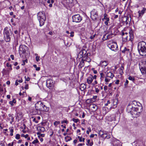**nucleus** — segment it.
<instances>
[{
    "label": "nucleus",
    "instance_id": "obj_1",
    "mask_svg": "<svg viewBox=\"0 0 146 146\" xmlns=\"http://www.w3.org/2000/svg\"><path fill=\"white\" fill-rule=\"evenodd\" d=\"M142 110V106L137 105V102L135 101L129 104L127 108V112L135 117L139 116Z\"/></svg>",
    "mask_w": 146,
    "mask_h": 146
},
{
    "label": "nucleus",
    "instance_id": "obj_2",
    "mask_svg": "<svg viewBox=\"0 0 146 146\" xmlns=\"http://www.w3.org/2000/svg\"><path fill=\"white\" fill-rule=\"evenodd\" d=\"M137 49L141 55H146V43L144 41H141L138 43Z\"/></svg>",
    "mask_w": 146,
    "mask_h": 146
},
{
    "label": "nucleus",
    "instance_id": "obj_3",
    "mask_svg": "<svg viewBox=\"0 0 146 146\" xmlns=\"http://www.w3.org/2000/svg\"><path fill=\"white\" fill-rule=\"evenodd\" d=\"M121 35L123 40L124 42H126L128 40L132 41L133 40L134 36L132 31L129 32V34L127 32H122Z\"/></svg>",
    "mask_w": 146,
    "mask_h": 146
},
{
    "label": "nucleus",
    "instance_id": "obj_4",
    "mask_svg": "<svg viewBox=\"0 0 146 146\" xmlns=\"http://www.w3.org/2000/svg\"><path fill=\"white\" fill-rule=\"evenodd\" d=\"M35 108L41 111H48L49 109V108L45 106L41 102L39 101L36 103L35 105Z\"/></svg>",
    "mask_w": 146,
    "mask_h": 146
},
{
    "label": "nucleus",
    "instance_id": "obj_5",
    "mask_svg": "<svg viewBox=\"0 0 146 146\" xmlns=\"http://www.w3.org/2000/svg\"><path fill=\"white\" fill-rule=\"evenodd\" d=\"M3 34L5 41L7 42L10 41L11 40L10 36L12 35L10 29L7 27H5L4 30Z\"/></svg>",
    "mask_w": 146,
    "mask_h": 146
},
{
    "label": "nucleus",
    "instance_id": "obj_6",
    "mask_svg": "<svg viewBox=\"0 0 146 146\" xmlns=\"http://www.w3.org/2000/svg\"><path fill=\"white\" fill-rule=\"evenodd\" d=\"M37 16L39 22L40 26H42L44 25L46 19L45 13L44 12H40L38 13Z\"/></svg>",
    "mask_w": 146,
    "mask_h": 146
},
{
    "label": "nucleus",
    "instance_id": "obj_7",
    "mask_svg": "<svg viewBox=\"0 0 146 146\" xmlns=\"http://www.w3.org/2000/svg\"><path fill=\"white\" fill-rule=\"evenodd\" d=\"M74 0H63L62 3L66 8H70L73 5V1Z\"/></svg>",
    "mask_w": 146,
    "mask_h": 146
},
{
    "label": "nucleus",
    "instance_id": "obj_8",
    "mask_svg": "<svg viewBox=\"0 0 146 146\" xmlns=\"http://www.w3.org/2000/svg\"><path fill=\"white\" fill-rule=\"evenodd\" d=\"M90 55V53H87V51L85 49H82L78 54V57L79 58H82L83 59L87 55Z\"/></svg>",
    "mask_w": 146,
    "mask_h": 146
},
{
    "label": "nucleus",
    "instance_id": "obj_9",
    "mask_svg": "<svg viewBox=\"0 0 146 146\" xmlns=\"http://www.w3.org/2000/svg\"><path fill=\"white\" fill-rule=\"evenodd\" d=\"M108 46L113 51H115L118 50L117 45L116 42L108 44Z\"/></svg>",
    "mask_w": 146,
    "mask_h": 146
},
{
    "label": "nucleus",
    "instance_id": "obj_10",
    "mask_svg": "<svg viewBox=\"0 0 146 146\" xmlns=\"http://www.w3.org/2000/svg\"><path fill=\"white\" fill-rule=\"evenodd\" d=\"M72 21L79 23L82 20V17L79 14L75 15L72 16Z\"/></svg>",
    "mask_w": 146,
    "mask_h": 146
},
{
    "label": "nucleus",
    "instance_id": "obj_11",
    "mask_svg": "<svg viewBox=\"0 0 146 146\" xmlns=\"http://www.w3.org/2000/svg\"><path fill=\"white\" fill-rule=\"evenodd\" d=\"M27 49V47L25 45H21L19 47V53L20 55L21 56V55L25 53Z\"/></svg>",
    "mask_w": 146,
    "mask_h": 146
},
{
    "label": "nucleus",
    "instance_id": "obj_12",
    "mask_svg": "<svg viewBox=\"0 0 146 146\" xmlns=\"http://www.w3.org/2000/svg\"><path fill=\"white\" fill-rule=\"evenodd\" d=\"M90 17L93 20H96L98 17L97 12L95 9H93L91 12Z\"/></svg>",
    "mask_w": 146,
    "mask_h": 146
},
{
    "label": "nucleus",
    "instance_id": "obj_13",
    "mask_svg": "<svg viewBox=\"0 0 146 146\" xmlns=\"http://www.w3.org/2000/svg\"><path fill=\"white\" fill-rule=\"evenodd\" d=\"M54 83L52 79L47 80L46 81V86L49 89L51 88L53 86Z\"/></svg>",
    "mask_w": 146,
    "mask_h": 146
},
{
    "label": "nucleus",
    "instance_id": "obj_14",
    "mask_svg": "<svg viewBox=\"0 0 146 146\" xmlns=\"http://www.w3.org/2000/svg\"><path fill=\"white\" fill-rule=\"evenodd\" d=\"M139 69H142L146 68V62L144 61L141 62L139 64Z\"/></svg>",
    "mask_w": 146,
    "mask_h": 146
},
{
    "label": "nucleus",
    "instance_id": "obj_15",
    "mask_svg": "<svg viewBox=\"0 0 146 146\" xmlns=\"http://www.w3.org/2000/svg\"><path fill=\"white\" fill-rule=\"evenodd\" d=\"M11 70H10L9 69H3L2 73L4 75H9Z\"/></svg>",
    "mask_w": 146,
    "mask_h": 146
},
{
    "label": "nucleus",
    "instance_id": "obj_16",
    "mask_svg": "<svg viewBox=\"0 0 146 146\" xmlns=\"http://www.w3.org/2000/svg\"><path fill=\"white\" fill-rule=\"evenodd\" d=\"M93 80V76L90 75L88 76L87 79V83L89 84H90Z\"/></svg>",
    "mask_w": 146,
    "mask_h": 146
},
{
    "label": "nucleus",
    "instance_id": "obj_17",
    "mask_svg": "<svg viewBox=\"0 0 146 146\" xmlns=\"http://www.w3.org/2000/svg\"><path fill=\"white\" fill-rule=\"evenodd\" d=\"M8 116L9 117V118H8V119L9 120H11L10 122V123L11 124H12V123L14 121V117H13V115L11 114H9L8 115Z\"/></svg>",
    "mask_w": 146,
    "mask_h": 146
},
{
    "label": "nucleus",
    "instance_id": "obj_18",
    "mask_svg": "<svg viewBox=\"0 0 146 146\" xmlns=\"http://www.w3.org/2000/svg\"><path fill=\"white\" fill-rule=\"evenodd\" d=\"M32 113L33 115L38 114L39 115L41 114V112L37 110L36 108H35L32 111Z\"/></svg>",
    "mask_w": 146,
    "mask_h": 146
},
{
    "label": "nucleus",
    "instance_id": "obj_19",
    "mask_svg": "<svg viewBox=\"0 0 146 146\" xmlns=\"http://www.w3.org/2000/svg\"><path fill=\"white\" fill-rule=\"evenodd\" d=\"M106 75L107 77L112 78L114 77V74L111 72H107L106 73Z\"/></svg>",
    "mask_w": 146,
    "mask_h": 146
},
{
    "label": "nucleus",
    "instance_id": "obj_20",
    "mask_svg": "<svg viewBox=\"0 0 146 146\" xmlns=\"http://www.w3.org/2000/svg\"><path fill=\"white\" fill-rule=\"evenodd\" d=\"M146 8L145 7H143V10L141 11H138V13H139V17H141L142 16L143 14L145 13V11L146 10Z\"/></svg>",
    "mask_w": 146,
    "mask_h": 146
},
{
    "label": "nucleus",
    "instance_id": "obj_21",
    "mask_svg": "<svg viewBox=\"0 0 146 146\" xmlns=\"http://www.w3.org/2000/svg\"><path fill=\"white\" fill-rule=\"evenodd\" d=\"M113 144H115V145L116 146H122V143L119 140H117L113 142Z\"/></svg>",
    "mask_w": 146,
    "mask_h": 146
},
{
    "label": "nucleus",
    "instance_id": "obj_22",
    "mask_svg": "<svg viewBox=\"0 0 146 146\" xmlns=\"http://www.w3.org/2000/svg\"><path fill=\"white\" fill-rule=\"evenodd\" d=\"M100 64L102 66L105 67L108 64V62L106 61H101L100 62Z\"/></svg>",
    "mask_w": 146,
    "mask_h": 146
},
{
    "label": "nucleus",
    "instance_id": "obj_23",
    "mask_svg": "<svg viewBox=\"0 0 146 146\" xmlns=\"http://www.w3.org/2000/svg\"><path fill=\"white\" fill-rule=\"evenodd\" d=\"M37 130L41 132H44L45 130V128L44 127H39L37 128Z\"/></svg>",
    "mask_w": 146,
    "mask_h": 146
},
{
    "label": "nucleus",
    "instance_id": "obj_24",
    "mask_svg": "<svg viewBox=\"0 0 146 146\" xmlns=\"http://www.w3.org/2000/svg\"><path fill=\"white\" fill-rule=\"evenodd\" d=\"M89 56V55H87L83 58L84 61H86L88 62H90L91 61V59L89 57H88Z\"/></svg>",
    "mask_w": 146,
    "mask_h": 146
},
{
    "label": "nucleus",
    "instance_id": "obj_25",
    "mask_svg": "<svg viewBox=\"0 0 146 146\" xmlns=\"http://www.w3.org/2000/svg\"><path fill=\"white\" fill-rule=\"evenodd\" d=\"M100 79L101 80V81H102L105 78V75L104 73L101 72H100Z\"/></svg>",
    "mask_w": 146,
    "mask_h": 146
},
{
    "label": "nucleus",
    "instance_id": "obj_26",
    "mask_svg": "<svg viewBox=\"0 0 146 146\" xmlns=\"http://www.w3.org/2000/svg\"><path fill=\"white\" fill-rule=\"evenodd\" d=\"M86 88V86L84 84H82L80 86V89L82 91H83Z\"/></svg>",
    "mask_w": 146,
    "mask_h": 146
},
{
    "label": "nucleus",
    "instance_id": "obj_27",
    "mask_svg": "<svg viewBox=\"0 0 146 146\" xmlns=\"http://www.w3.org/2000/svg\"><path fill=\"white\" fill-rule=\"evenodd\" d=\"M99 134L100 136L103 138V136H104L103 135H106V132H104L103 131L100 130L99 132Z\"/></svg>",
    "mask_w": 146,
    "mask_h": 146
},
{
    "label": "nucleus",
    "instance_id": "obj_28",
    "mask_svg": "<svg viewBox=\"0 0 146 146\" xmlns=\"http://www.w3.org/2000/svg\"><path fill=\"white\" fill-rule=\"evenodd\" d=\"M140 69L143 74H146V68Z\"/></svg>",
    "mask_w": 146,
    "mask_h": 146
},
{
    "label": "nucleus",
    "instance_id": "obj_29",
    "mask_svg": "<svg viewBox=\"0 0 146 146\" xmlns=\"http://www.w3.org/2000/svg\"><path fill=\"white\" fill-rule=\"evenodd\" d=\"M93 142L92 141L90 142V139L87 140V142L86 143V145H90V146H91L93 145Z\"/></svg>",
    "mask_w": 146,
    "mask_h": 146
},
{
    "label": "nucleus",
    "instance_id": "obj_30",
    "mask_svg": "<svg viewBox=\"0 0 146 146\" xmlns=\"http://www.w3.org/2000/svg\"><path fill=\"white\" fill-rule=\"evenodd\" d=\"M124 68V67L123 66H122L119 70L120 73L121 75H122L123 73V71Z\"/></svg>",
    "mask_w": 146,
    "mask_h": 146
},
{
    "label": "nucleus",
    "instance_id": "obj_31",
    "mask_svg": "<svg viewBox=\"0 0 146 146\" xmlns=\"http://www.w3.org/2000/svg\"><path fill=\"white\" fill-rule=\"evenodd\" d=\"M129 50V49H127L126 47H125L123 50H121V52L123 53H125L126 52H128Z\"/></svg>",
    "mask_w": 146,
    "mask_h": 146
},
{
    "label": "nucleus",
    "instance_id": "obj_32",
    "mask_svg": "<svg viewBox=\"0 0 146 146\" xmlns=\"http://www.w3.org/2000/svg\"><path fill=\"white\" fill-rule=\"evenodd\" d=\"M16 102V100L15 99H13L12 101H11L9 102V103L12 106H13L14 104H13V103H15Z\"/></svg>",
    "mask_w": 146,
    "mask_h": 146
},
{
    "label": "nucleus",
    "instance_id": "obj_33",
    "mask_svg": "<svg viewBox=\"0 0 146 146\" xmlns=\"http://www.w3.org/2000/svg\"><path fill=\"white\" fill-rule=\"evenodd\" d=\"M128 79L129 80L132 81L133 82H135V79L133 77L130 76L128 77Z\"/></svg>",
    "mask_w": 146,
    "mask_h": 146
},
{
    "label": "nucleus",
    "instance_id": "obj_34",
    "mask_svg": "<svg viewBox=\"0 0 146 146\" xmlns=\"http://www.w3.org/2000/svg\"><path fill=\"white\" fill-rule=\"evenodd\" d=\"M78 138L79 139V140L81 142L82 141H84L85 140L84 138H82V137H80L79 136L78 137Z\"/></svg>",
    "mask_w": 146,
    "mask_h": 146
},
{
    "label": "nucleus",
    "instance_id": "obj_35",
    "mask_svg": "<svg viewBox=\"0 0 146 146\" xmlns=\"http://www.w3.org/2000/svg\"><path fill=\"white\" fill-rule=\"evenodd\" d=\"M6 65L8 67H9V68L8 69H9L10 70H12V68H11V64H10L9 63H7L6 64Z\"/></svg>",
    "mask_w": 146,
    "mask_h": 146
},
{
    "label": "nucleus",
    "instance_id": "obj_36",
    "mask_svg": "<svg viewBox=\"0 0 146 146\" xmlns=\"http://www.w3.org/2000/svg\"><path fill=\"white\" fill-rule=\"evenodd\" d=\"M110 80V79L108 78H107V77H105V81L106 82V84H108V82H109Z\"/></svg>",
    "mask_w": 146,
    "mask_h": 146
},
{
    "label": "nucleus",
    "instance_id": "obj_37",
    "mask_svg": "<svg viewBox=\"0 0 146 146\" xmlns=\"http://www.w3.org/2000/svg\"><path fill=\"white\" fill-rule=\"evenodd\" d=\"M17 117L18 118H21L22 117V114L21 113H18L17 115Z\"/></svg>",
    "mask_w": 146,
    "mask_h": 146
},
{
    "label": "nucleus",
    "instance_id": "obj_38",
    "mask_svg": "<svg viewBox=\"0 0 146 146\" xmlns=\"http://www.w3.org/2000/svg\"><path fill=\"white\" fill-rule=\"evenodd\" d=\"M106 21L104 22L105 24L107 25H108V22L109 21V18H108L106 19H105Z\"/></svg>",
    "mask_w": 146,
    "mask_h": 146
},
{
    "label": "nucleus",
    "instance_id": "obj_39",
    "mask_svg": "<svg viewBox=\"0 0 146 146\" xmlns=\"http://www.w3.org/2000/svg\"><path fill=\"white\" fill-rule=\"evenodd\" d=\"M33 66L36 68V70L39 71L40 70V67H37L36 65L34 64Z\"/></svg>",
    "mask_w": 146,
    "mask_h": 146
},
{
    "label": "nucleus",
    "instance_id": "obj_40",
    "mask_svg": "<svg viewBox=\"0 0 146 146\" xmlns=\"http://www.w3.org/2000/svg\"><path fill=\"white\" fill-rule=\"evenodd\" d=\"M108 18V17H107V14L105 13L104 15V18H102V20L103 21H104V19L105 20Z\"/></svg>",
    "mask_w": 146,
    "mask_h": 146
},
{
    "label": "nucleus",
    "instance_id": "obj_41",
    "mask_svg": "<svg viewBox=\"0 0 146 146\" xmlns=\"http://www.w3.org/2000/svg\"><path fill=\"white\" fill-rule=\"evenodd\" d=\"M72 120L73 121L76 123H77L79 121V119H75L74 118L72 119Z\"/></svg>",
    "mask_w": 146,
    "mask_h": 146
},
{
    "label": "nucleus",
    "instance_id": "obj_42",
    "mask_svg": "<svg viewBox=\"0 0 146 146\" xmlns=\"http://www.w3.org/2000/svg\"><path fill=\"white\" fill-rule=\"evenodd\" d=\"M60 123V122L59 121H56L54 123V125L55 126H57L58 124Z\"/></svg>",
    "mask_w": 146,
    "mask_h": 146
},
{
    "label": "nucleus",
    "instance_id": "obj_43",
    "mask_svg": "<svg viewBox=\"0 0 146 146\" xmlns=\"http://www.w3.org/2000/svg\"><path fill=\"white\" fill-rule=\"evenodd\" d=\"M106 36V39H109L111 38L112 37V35H107Z\"/></svg>",
    "mask_w": 146,
    "mask_h": 146
},
{
    "label": "nucleus",
    "instance_id": "obj_44",
    "mask_svg": "<svg viewBox=\"0 0 146 146\" xmlns=\"http://www.w3.org/2000/svg\"><path fill=\"white\" fill-rule=\"evenodd\" d=\"M82 61H81L80 63V65L82 66H83L84 65V60L83 59H82Z\"/></svg>",
    "mask_w": 146,
    "mask_h": 146
},
{
    "label": "nucleus",
    "instance_id": "obj_45",
    "mask_svg": "<svg viewBox=\"0 0 146 146\" xmlns=\"http://www.w3.org/2000/svg\"><path fill=\"white\" fill-rule=\"evenodd\" d=\"M65 139L68 141H69L71 139V138L68 136H67L65 137Z\"/></svg>",
    "mask_w": 146,
    "mask_h": 146
},
{
    "label": "nucleus",
    "instance_id": "obj_46",
    "mask_svg": "<svg viewBox=\"0 0 146 146\" xmlns=\"http://www.w3.org/2000/svg\"><path fill=\"white\" fill-rule=\"evenodd\" d=\"M20 138V135L19 134H17L15 136V138L17 139H19Z\"/></svg>",
    "mask_w": 146,
    "mask_h": 146
},
{
    "label": "nucleus",
    "instance_id": "obj_47",
    "mask_svg": "<svg viewBox=\"0 0 146 146\" xmlns=\"http://www.w3.org/2000/svg\"><path fill=\"white\" fill-rule=\"evenodd\" d=\"M88 130L87 131L86 133L87 134H89V132L91 131V128L90 127H89L88 128Z\"/></svg>",
    "mask_w": 146,
    "mask_h": 146
},
{
    "label": "nucleus",
    "instance_id": "obj_48",
    "mask_svg": "<svg viewBox=\"0 0 146 146\" xmlns=\"http://www.w3.org/2000/svg\"><path fill=\"white\" fill-rule=\"evenodd\" d=\"M47 2L48 3H52L54 2V0H48Z\"/></svg>",
    "mask_w": 146,
    "mask_h": 146
},
{
    "label": "nucleus",
    "instance_id": "obj_49",
    "mask_svg": "<svg viewBox=\"0 0 146 146\" xmlns=\"http://www.w3.org/2000/svg\"><path fill=\"white\" fill-rule=\"evenodd\" d=\"M38 142V140L37 139H36L34 140L33 142L32 143L33 144H35L36 143Z\"/></svg>",
    "mask_w": 146,
    "mask_h": 146
},
{
    "label": "nucleus",
    "instance_id": "obj_50",
    "mask_svg": "<svg viewBox=\"0 0 146 146\" xmlns=\"http://www.w3.org/2000/svg\"><path fill=\"white\" fill-rule=\"evenodd\" d=\"M110 137L109 135H108L106 136H103V138H107L108 139L110 138Z\"/></svg>",
    "mask_w": 146,
    "mask_h": 146
},
{
    "label": "nucleus",
    "instance_id": "obj_51",
    "mask_svg": "<svg viewBox=\"0 0 146 146\" xmlns=\"http://www.w3.org/2000/svg\"><path fill=\"white\" fill-rule=\"evenodd\" d=\"M74 32L73 31H72L71 32L70 34V36L71 37H72L74 36Z\"/></svg>",
    "mask_w": 146,
    "mask_h": 146
},
{
    "label": "nucleus",
    "instance_id": "obj_52",
    "mask_svg": "<svg viewBox=\"0 0 146 146\" xmlns=\"http://www.w3.org/2000/svg\"><path fill=\"white\" fill-rule=\"evenodd\" d=\"M39 56H36V60L37 62H38L40 60Z\"/></svg>",
    "mask_w": 146,
    "mask_h": 146
},
{
    "label": "nucleus",
    "instance_id": "obj_53",
    "mask_svg": "<svg viewBox=\"0 0 146 146\" xmlns=\"http://www.w3.org/2000/svg\"><path fill=\"white\" fill-rule=\"evenodd\" d=\"M28 100L31 102H32V98L29 96H28Z\"/></svg>",
    "mask_w": 146,
    "mask_h": 146
},
{
    "label": "nucleus",
    "instance_id": "obj_54",
    "mask_svg": "<svg viewBox=\"0 0 146 146\" xmlns=\"http://www.w3.org/2000/svg\"><path fill=\"white\" fill-rule=\"evenodd\" d=\"M63 123H65L67 124L68 123V122L67 120H64L61 122V123L62 124H63Z\"/></svg>",
    "mask_w": 146,
    "mask_h": 146
},
{
    "label": "nucleus",
    "instance_id": "obj_55",
    "mask_svg": "<svg viewBox=\"0 0 146 146\" xmlns=\"http://www.w3.org/2000/svg\"><path fill=\"white\" fill-rule=\"evenodd\" d=\"M32 118H33V121L35 122L36 123H38V121L36 120V118H34L33 117Z\"/></svg>",
    "mask_w": 146,
    "mask_h": 146
},
{
    "label": "nucleus",
    "instance_id": "obj_56",
    "mask_svg": "<svg viewBox=\"0 0 146 146\" xmlns=\"http://www.w3.org/2000/svg\"><path fill=\"white\" fill-rule=\"evenodd\" d=\"M92 70L93 71V72L94 74H96L97 73V70H95L94 68H92Z\"/></svg>",
    "mask_w": 146,
    "mask_h": 146
},
{
    "label": "nucleus",
    "instance_id": "obj_57",
    "mask_svg": "<svg viewBox=\"0 0 146 146\" xmlns=\"http://www.w3.org/2000/svg\"><path fill=\"white\" fill-rule=\"evenodd\" d=\"M44 134H40V135H38V137L39 138H40V137H44Z\"/></svg>",
    "mask_w": 146,
    "mask_h": 146
},
{
    "label": "nucleus",
    "instance_id": "obj_58",
    "mask_svg": "<svg viewBox=\"0 0 146 146\" xmlns=\"http://www.w3.org/2000/svg\"><path fill=\"white\" fill-rule=\"evenodd\" d=\"M110 100H108L107 101V103L105 104V106H107L109 104H110Z\"/></svg>",
    "mask_w": 146,
    "mask_h": 146
},
{
    "label": "nucleus",
    "instance_id": "obj_59",
    "mask_svg": "<svg viewBox=\"0 0 146 146\" xmlns=\"http://www.w3.org/2000/svg\"><path fill=\"white\" fill-rule=\"evenodd\" d=\"M128 82H129L127 80H126L125 82V84H124L125 86H127L128 84Z\"/></svg>",
    "mask_w": 146,
    "mask_h": 146
},
{
    "label": "nucleus",
    "instance_id": "obj_60",
    "mask_svg": "<svg viewBox=\"0 0 146 146\" xmlns=\"http://www.w3.org/2000/svg\"><path fill=\"white\" fill-rule=\"evenodd\" d=\"M25 80H26V81H29L30 80V78H29L27 77V78L26 76H25Z\"/></svg>",
    "mask_w": 146,
    "mask_h": 146
},
{
    "label": "nucleus",
    "instance_id": "obj_61",
    "mask_svg": "<svg viewBox=\"0 0 146 146\" xmlns=\"http://www.w3.org/2000/svg\"><path fill=\"white\" fill-rule=\"evenodd\" d=\"M95 91L97 93H98L99 92V89L97 88H95Z\"/></svg>",
    "mask_w": 146,
    "mask_h": 146
},
{
    "label": "nucleus",
    "instance_id": "obj_62",
    "mask_svg": "<svg viewBox=\"0 0 146 146\" xmlns=\"http://www.w3.org/2000/svg\"><path fill=\"white\" fill-rule=\"evenodd\" d=\"M25 88L26 89H28L29 88V86L27 84H26L25 87Z\"/></svg>",
    "mask_w": 146,
    "mask_h": 146
},
{
    "label": "nucleus",
    "instance_id": "obj_63",
    "mask_svg": "<svg viewBox=\"0 0 146 146\" xmlns=\"http://www.w3.org/2000/svg\"><path fill=\"white\" fill-rule=\"evenodd\" d=\"M107 88H108L107 86H104V90L105 91H106L107 90Z\"/></svg>",
    "mask_w": 146,
    "mask_h": 146
},
{
    "label": "nucleus",
    "instance_id": "obj_64",
    "mask_svg": "<svg viewBox=\"0 0 146 146\" xmlns=\"http://www.w3.org/2000/svg\"><path fill=\"white\" fill-rule=\"evenodd\" d=\"M9 129H10V131L11 132V133H13V129L12 128H9Z\"/></svg>",
    "mask_w": 146,
    "mask_h": 146
}]
</instances>
